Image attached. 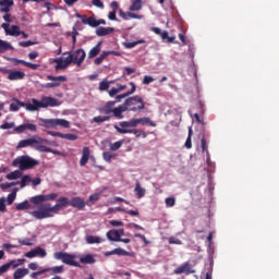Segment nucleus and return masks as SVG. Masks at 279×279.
I'll return each instance as SVG.
<instances>
[{"label": "nucleus", "instance_id": "nucleus-17", "mask_svg": "<svg viewBox=\"0 0 279 279\" xmlns=\"http://www.w3.org/2000/svg\"><path fill=\"white\" fill-rule=\"evenodd\" d=\"M32 145H40V141L35 137L22 140L17 144V149H23L24 147H32Z\"/></svg>", "mask_w": 279, "mask_h": 279}, {"label": "nucleus", "instance_id": "nucleus-21", "mask_svg": "<svg viewBox=\"0 0 279 279\" xmlns=\"http://www.w3.org/2000/svg\"><path fill=\"white\" fill-rule=\"evenodd\" d=\"M8 80H10V82L25 80V72L19 71V70H14V71L11 70L10 75H8Z\"/></svg>", "mask_w": 279, "mask_h": 279}, {"label": "nucleus", "instance_id": "nucleus-32", "mask_svg": "<svg viewBox=\"0 0 279 279\" xmlns=\"http://www.w3.org/2000/svg\"><path fill=\"white\" fill-rule=\"evenodd\" d=\"M86 243H88L89 245H95V243H104V239H101L100 236L88 235L86 238Z\"/></svg>", "mask_w": 279, "mask_h": 279}, {"label": "nucleus", "instance_id": "nucleus-23", "mask_svg": "<svg viewBox=\"0 0 279 279\" xmlns=\"http://www.w3.org/2000/svg\"><path fill=\"white\" fill-rule=\"evenodd\" d=\"M130 86H131L130 92L122 94V95H118L116 97V104H119V101H121V99H125V97H130V95H134V93H136V84H134V82H131Z\"/></svg>", "mask_w": 279, "mask_h": 279}, {"label": "nucleus", "instance_id": "nucleus-41", "mask_svg": "<svg viewBox=\"0 0 279 279\" xmlns=\"http://www.w3.org/2000/svg\"><path fill=\"white\" fill-rule=\"evenodd\" d=\"M19 190H14L12 193H10L9 195H8V198H7V204H8V206H12V204H14V199H16V192H17Z\"/></svg>", "mask_w": 279, "mask_h": 279}, {"label": "nucleus", "instance_id": "nucleus-35", "mask_svg": "<svg viewBox=\"0 0 279 279\" xmlns=\"http://www.w3.org/2000/svg\"><path fill=\"white\" fill-rule=\"evenodd\" d=\"M16 210H29L32 208V205L29 204V201H24L16 205Z\"/></svg>", "mask_w": 279, "mask_h": 279}, {"label": "nucleus", "instance_id": "nucleus-62", "mask_svg": "<svg viewBox=\"0 0 279 279\" xmlns=\"http://www.w3.org/2000/svg\"><path fill=\"white\" fill-rule=\"evenodd\" d=\"M9 269H10V265L8 264L0 266V276H3V274H5Z\"/></svg>", "mask_w": 279, "mask_h": 279}, {"label": "nucleus", "instance_id": "nucleus-48", "mask_svg": "<svg viewBox=\"0 0 279 279\" xmlns=\"http://www.w3.org/2000/svg\"><path fill=\"white\" fill-rule=\"evenodd\" d=\"M85 23H87V25H89V27H99V23L97 22V20L94 16L88 17V20L85 21Z\"/></svg>", "mask_w": 279, "mask_h": 279}, {"label": "nucleus", "instance_id": "nucleus-57", "mask_svg": "<svg viewBox=\"0 0 279 279\" xmlns=\"http://www.w3.org/2000/svg\"><path fill=\"white\" fill-rule=\"evenodd\" d=\"M19 106H21V105L19 104V101L12 102V104L10 105V111H11V112H19Z\"/></svg>", "mask_w": 279, "mask_h": 279}, {"label": "nucleus", "instance_id": "nucleus-10", "mask_svg": "<svg viewBox=\"0 0 279 279\" xmlns=\"http://www.w3.org/2000/svg\"><path fill=\"white\" fill-rule=\"evenodd\" d=\"M47 80L52 83L43 84L41 88H58V87L62 86V82H66V76L47 75Z\"/></svg>", "mask_w": 279, "mask_h": 279}, {"label": "nucleus", "instance_id": "nucleus-40", "mask_svg": "<svg viewBox=\"0 0 279 279\" xmlns=\"http://www.w3.org/2000/svg\"><path fill=\"white\" fill-rule=\"evenodd\" d=\"M107 58H108V53H106V51H102V53L94 60V64L99 66V64H101L104 60Z\"/></svg>", "mask_w": 279, "mask_h": 279}, {"label": "nucleus", "instance_id": "nucleus-51", "mask_svg": "<svg viewBox=\"0 0 279 279\" xmlns=\"http://www.w3.org/2000/svg\"><path fill=\"white\" fill-rule=\"evenodd\" d=\"M102 158L106 162H112V158H114V154L110 153V151H105L102 154Z\"/></svg>", "mask_w": 279, "mask_h": 279}, {"label": "nucleus", "instance_id": "nucleus-3", "mask_svg": "<svg viewBox=\"0 0 279 279\" xmlns=\"http://www.w3.org/2000/svg\"><path fill=\"white\" fill-rule=\"evenodd\" d=\"M13 167H20V171H27V169H34L38 165V160L28 157L21 156L13 160Z\"/></svg>", "mask_w": 279, "mask_h": 279}, {"label": "nucleus", "instance_id": "nucleus-30", "mask_svg": "<svg viewBox=\"0 0 279 279\" xmlns=\"http://www.w3.org/2000/svg\"><path fill=\"white\" fill-rule=\"evenodd\" d=\"M14 49L12 45L5 40L0 39V53H5V51H10Z\"/></svg>", "mask_w": 279, "mask_h": 279}, {"label": "nucleus", "instance_id": "nucleus-55", "mask_svg": "<svg viewBox=\"0 0 279 279\" xmlns=\"http://www.w3.org/2000/svg\"><path fill=\"white\" fill-rule=\"evenodd\" d=\"M168 243L170 245H182V241L173 236L169 238Z\"/></svg>", "mask_w": 279, "mask_h": 279}, {"label": "nucleus", "instance_id": "nucleus-18", "mask_svg": "<svg viewBox=\"0 0 279 279\" xmlns=\"http://www.w3.org/2000/svg\"><path fill=\"white\" fill-rule=\"evenodd\" d=\"M133 123H135V128H138V125H150V128H156V123L147 117L133 119Z\"/></svg>", "mask_w": 279, "mask_h": 279}, {"label": "nucleus", "instance_id": "nucleus-45", "mask_svg": "<svg viewBox=\"0 0 279 279\" xmlns=\"http://www.w3.org/2000/svg\"><path fill=\"white\" fill-rule=\"evenodd\" d=\"M165 204L166 208H173V206H175V197H167Z\"/></svg>", "mask_w": 279, "mask_h": 279}, {"label": "nucleus", "instance_id": "nucleus-11", "mask_svg": "<svg viewBox=\"0 0 279 279\" xmlns=\"http://www.w3.org/2000/svg\"><path fill=\"white\" fill-rule=\"evenodd\" d=\"M1 27L4 29L7 36H21V27L19 25H12L10 27V24L2 23Z\"/></svg>", "mask_w": 279, "mask_h": 279}, {"label": "nucleus", "instance_id": "nucleus-37", "mask_svg": "<svg viewBox=\"0 0 279 279\" xmlns=\"http://www.w3.org/2000/svg\"><path fill=\"white\" fill-rule=\"evenodd\" d=\"M32 183V177L25 174L22 177V180L20 181V186L21 189H25V186H27V184Z\"/></svg>", "mask_w": 279, "mask_h": 279}, {"label": "nucleus", "instance_id": "nucleus-46", "mask_svg": "<svg viewBox=\"0 0 279 279\" xmlns=\"http://www.w3.org/2000/svg\"><path fill=\"white\" fill-rule=\"evenodd\" d=\"M46 271H52L53 274H62L64 271V266H54L47 268Z\"/></svg>", "mask_w": 279, "mask_h": 279}, {"label": "nucleus", "instance_id": "nucleus-19", "mask_svg": "<svg viewBox=\"0 0 279 279\" xmlns=\"http://www.w3.org/2000/svg\"><path fill=\"white\" fill-rule=\"evenodd\" d=\"M40 101L41 108H49V106L56 108V106H58V99L53 97H43Z\"/></svg>", "mask_w": 279, "mask_h": 279}, {"label": "nucleus", "instance_id": "nucleus-6", "mask_svg": "<svg viewBox=\"0 0 279 279\" xmlns=\"http://www.w3.org/2000/svg\"><path fill=\"white\" fill-rule=\"evenodd\" d=\"M56 260H62L64 265H70L71 267H80V263L75 262V255L69 254L66 252H57L53 254Z\"/></svg>", "mask_w": 279, "mask_h": 279}, {"label": "nucleus", "instance_id": "nucleus-56", "mask_svg": "<svg viewBox=\"0 0 279 279\" xmlns=\"http://www.w3.org/2000/svg\"><path fill=\"white\" fill-rule=\"evenodd\" d=\"M14 122H5L0 125V130H12L14 128Z\"/></svg>", "mask_w": 279, "mask_h": 279}, {"label": "nucleus", "instance_id": "nucleus-59", "mask_svg": "<svg viewBox=\"0 0 279 279\" xmlns=\"http://www.w3.org/2000/svg\"><path fill=\"white\" fill-rule=\"evenodd\" d=\"M110 226H112L113 228H119L121 226H123V221L121 220H110Z\"/></svg>", "mask_w": 279, "mask_h": 279}, {"label": "nucleus", "instance_id": "nucleus-58", "mask_svg": "<svg viewBox=\"0 0 279 279\" xmlns=\"http://www.w3.org/2000/svg\"><path fill=\"white\" fill-rule=\"evenodd\" d=\"M32 45H36V41L28 40V41H20L19 43L20 47H32Z\"/></svg>", "mask_w": 279, "mask_h": 279}, {"label": "nucleus", "instance_id": "nucleus-9", "mask_svg": "<svg viewBox=\"0 0 279 279\" xmlns=\"http://www.w3.org/2000/svg\"><path fill=\"white\" fill-rule=\"evenodd\" d=\"M13 101H17L20 105V108H26L28 112H36L38 108H43L41 101L37 100L36 98H33L32 102H23L19 100V98H13Z\"/></svg>", "mask_w": 279, "mask_h": 279}, {"label": "nucleus", "instance_id": "nucleus-25", "mask_svg": "<svg viewBox=\"0 0 279 279\" xmlns=\"http://www.w3.org/2000/svg\"><path fill=\"white\" fill-rule=\"evenodd\" d=\"M99 53H101V41H99L95 47H93L89 50L87 58L89 60H93V58H97V56H99Z\"/></svg>", "mask_w": 279, "mask_h": 279}, {"label": "nucleus", "instance_id": "nucleus-31", "mask_svg": "<svg viewBox=\"0 0 279 279\" xmlns=\"http://www.w3.org/2000/svg\"><path fill=\"white\" fill-rule=\"evenodd\" d=\"M143 9V0H134L130 7V12H138Z\"/></svg>", "mask_w": 279, "mask_h": 279}, {"label": "nucleus", "instance_id": "nucleus-28", "mask_svg": "<svg viewBox=\"0 0 279 279\" xmlns=\"http://www.w3.org/2000/svg\"><path fill=\"white\" fill-rule=\"evenodd\" d=\"M107 239L109 241H114V242L121 241V238L119 236V232L117 231V229H112V230L108 231Z\"/></svg>", "mask_w": 279, "mask_h": 279}, {"label": "nucleus", "instance_id": "nucleus-64", "mask_svg": "<svg viewBox=\"0 0 279 279\" xmlns=\"http://www.w3.org/2000/svg\"><path fill=\"white\" fill-rule=\"evenodd\" d=\"M151 82H154V77L147 75L144 76L143 84L148 85L151 84Z\"/></svg>", "mask_w": 279, "mask_h": 279}, {"label": "nucleus", "instance_id": "nucleus-12", "mask_svg": "<svg viewBox=\"0 0 279 279\" xmlns=\"http://www.w3.org/2000/svg\"><path fill=\"white\" fill-rule=\"evenodd\" d=\"M174 274L177 276H180V274H185V276H189L190 274H195V270L193 269V267H191V264L186 262L183 265L175 268Z\"/></svg>", "mask_w": 279, "mask_h": 279}, {"label": "nucleus", "instance_id": "nucleus-54", "mask_svg": "<svg viewBox=\"0 0 279 279\" xmlns=\"http://www.w3.org/2000/svg\"><path fill=\"white\" fill-rule=\"evenodd\" d=\"M201 143H202V151L203 153L208 151V143L206 142V136L205 135H203V137L201 140Z\"/></svg>", "mask_w": 279, "mask_h": 279}, {"label": "nucleus", "instance_id": "nucleus-7", "mask_svg": "<svg viewBox=\"0 0 279 279\" xmlns=\"http://www.w3.org/2000/svg\"><path fill=\"white\" fill-rule=\"evenodd\" d=\"M119 125H114V130L119 134H132L133 129L136 128L133 119H131L130 121H122L119 123Z\"/></svg>", "mask_w": 279, "mask_h": 279}, {"label": "nucleus", "instance_id": "nucleus-52", "mask_svg": "<svg viewBox=\"0 0 279 279\" xmlns=\"http://www.w3.org/2000/svg\"><path fill=\"white\" fill-rule=\"evenodd\" d=\"M123 145V141H118L110 145L111 151H117L118 149H121V146Z\"/></svg>", "mask_w": 279, "mask_h": 279}, {"label": "nucleus", "instance_id": "nucleus-61", "mask_svg": "<svg viewBox=\"0 0 279 279\" xmlns=\"http://www.w3.org/2000/svg\"><path fill=\"white\" fill-rule=\"evenodd\" d=\"M93 5H95V8H100V10H104V2H101V0H92Z\"/></svg>", "mask_w": 279, "mask_h": 279}, {"label": "nucleus", "instance_id": "nucleus-42", "mask_svg": "<svg viewBox=\"0 0 279 279\" xmlns=\"http://www.w3.org/2000/svg\"><path fill=\"white\" fill-rule=\"evenodd\" d=\"M110 84H113V81L108 82V81H102L99 83V90L104 93V90H108L110 88Z\"/></svg>", "mask_w": 279, "mask_h": 279}, {"label": "nucleus", "instance_id": "nucleus-16", "mask_svg": "<svg viewBox=\"0 0 279 279\" xmlns=\"http://www.w3.org/2000/svg\"><path fill=\"white\" fill-rule=\"evenodd\" d=\"M72 59L66 57L64 60L62 58L54 59L56 62V71H60L70 66Z\"/></svg>", "mask_w": 279, "mask_h": 279}, {"label": "nucleus", "instance_id": "nucleus-27", "mask_svg": "<svg viewBox=\"0 0 279 279\" xmlns=\"http://www.w3.org/2000/svg\"><path fill=\"white\" fill-rule=\"evenodd\" d=\"M134 191H135L136 197L138 199L145 197V193H147L146 190L141 186V182H138V181H136V183H135Z\"/></svg>", "mask_w": 279, "mask_h": 279}, {"label": "nucleus", "instance_id": "nucleus-14", "mask_svg": "<svg viewBox=\"0 0 279 279\" xmlns=\"http://www.w3.org/2000/svg\"><path fill=\"white\" fill-rule=\"evenodd\" d=\"M26 130H28V132H37L38 128L36 126V124L32 123H24L22 125L14 128V132L16 134H23V132H26Z\"/></svg>", "mask_w": 279, "mask_h": 279}, {"label": "nucleus", "instance_id": "nucleus-47", "mask_svg": "<svg viewBox=\"0 0 279 279\" xmlns=\"http://www.w3.org/2000/svg\"><path fill=\"white\" fill-rule=\"evenodd\" d=\"M132 134H134L136 138H140V136H142V138H147V133L145 131L133 129Z\"/></svg>", "mask_w": 279, "mask_h": 279}, {"label": "nucleus", "instance_id": "nucleus-20", "mask_svg": "<svg viewBox=\"0 0 279 279\" xmlns=\"http://www.w3.org/2000/svg\"><path fill=\"white\" fill-rule=\"evenodd\" d=\"M35 149L40 153L54 154V156H62V153L60 150H56L45 145H36Z\"/></svg>", "mask_w": 279, "mask_h": 279}, {"label": "nucleus", "instance_id": "nucleus-34", "mask_svg": "<svg viewBox=\"0 0 279 279\" xmlns=\"http://www.w3.org/2000/svg\"><path fill=\"white\" fill-rule=\"evenodd\" d=\"M192 136H193V128L190 126L189 128V135H187V138L185 141L186 149H192V147H193V142L191 141Z\"/></svg>", "mask_w": 279, "mask_h": 279}, {"label": "nucleus", "instance_id": "nucleus-49", "mask_svg": "<svg viewBox=\"0 0 279 279\" xmlns=\"http://www.w3.org/2000/svg\"><path fill=\"white\" fill-rule=\"evenodd\" d=\"M61 138H65L66 141H77V135L73 133H61Z\"/></svg>", "mask_w": 279, "mask_h": 279}, {"label": "nucleus", "instance_id": "nucleus-29", "mask_svg": "<svg viewBox=\"0 0 279 279\" xmlns=\"http://www.w3.org/2000/svg\"><path fill=\"white\" fill-rule=\"evenodd\" d=\"M112 32H114L113 27H98L96 34L98 36H108L109 34H112Z\"/></svg>", "mask_w": 279, "mask_h": 279}, {"label": "nucleus", "instance_id": "nucleus-53", "mask_svg": "<svg viewBox=\"0 0 279 279\" xmlns=\"http://www.w3.org/2000/svg\"><path fill=\"white\" fill-rule=\"evenodd\" d=\"M14 0H0V7L12 8Z\"/></svg>", "mask_w": 279, "mask_h": 279}, {"label": "nucleus", "instance_id": "nucleus-4", "mask_svg": "<svg viewBox=\"0 0 279 279\" xmlns=\"http://www.w3.org/2000/svg\"><path fill=\"white\" fill-rule=\"evenodd\" d=\"M117 101H107L106 105L100 109V112L104 114H113L116 119H123V112H125V107L120 105L119 107L114 108Z\"/></svg>", "mask_w": 279, "mask_h": 279}, {"label": "nucleus", "instance_id": "nucleus-22", "mask_svg": "<svg viewBox=\"0 0 279 279\" xmlns=\"http://www.w3.org/2000/svg\"><path fill=\"white\" fill-rule=\"evenodd\" d=\"M90 158V148H88V146L83 147V153H82V157L80 160V166L81 167H86V165L88 163V159Z\"/></svg>", "mask_w": 279, "mask_h": 279}, {"label": "nucleus", "instance_id": "nucleus-60", "mask_svg": "<svg viewBox=\"0 0 279 279\" xmlns=\"http://www.w3.org/2000/svg\"><path fill=\"white\" fill-rule=\"evenodd\" d=\"M24 256L26 258H36V251H35V248H33V250L28 251L27 253H25Z\"/></svg>", "mask_w": 279, "mask_h": 279}, {"label": "nucleus", "instance_id": "nucleus-39", "mask_svg": "<svg viewBox=\"0 0 279 279\" xmlns=\"http://www.w3.org/2000/svg\"><path fill=\"white\" fill-rule=\"evenodd\" d=\"M93 121L94 123H106V121H110V116H97Z\"/></svg>", "mask_w": 279, "mask_h": 279}, {"label": "nucleus", "instance_id": "nucleus-50", "mask_svg": "<svg viewBox=\"0 0 279 279\" xmlns=\"http://www.w3.org/2000/svg\"><path fill=\"white\" fill-rule=\"evenodd\" d=\"M118 210L120 213H126V215H131V217H138V210H128V209H123L121 207L118 208Z\"/></svg>", "mask_w": 279, "mask_h": 279}, {"label": "nucleus", "instance_id": "nucleus-43", "mask_svg": "<svg viewBox=\"0 0 279 279\" xmlns=\"http://www.w3.org/2000/svg\"><path fill=\"white\" fill-rule=\"evenodd\" d=\"M34 250H35V256H39L40 258H45V256H47V251H45V248L37 246Z\"/></svg>", "mask_w": 279, "mask_h": 279}, {"label": "nucleus", "instance_id": "nucleus-8", "mask_svg": "<svg viewBox=\"0 0 279 279\" xmlns=\"http://www.w3.org/2000/svg\"><path fill=\"white\" fill-rule=\"evenodd\" d=\"M68 58H71V64H76L77 66H82V62L86 59V51L80 48L74 50L73 52H69Z\"/></svg>", "mask_w": 279, "mask_h": 279}, {"label": "nucleus", "instance_id": "nucleus-38", "mask_svg": "<svg viewBox=\"0 0 279 279\" xmlns=\"http://www.w3.org/2000/svg\"><path fill=\"white\" fill-rule=\"evenodd\" d=\"M143 43H145V40L140 39L137 41H126L124 43V47L125 49H134V47H136V45H143Z\"/></svg>", "mask_w": 279, "mask_h": 279}, {"label": "nucleus", "instance_id": "nucleus-44", "mask_svg": "<svg viewBox=\"0 0 279 279\" xmlns=\"http://www.w3.org/2000/svg\"><path fill=\"white\" fill-rule=\"evenodd\" d=\"M160 36L163 40H167V43H175V37H169V32L167 31L161 32Z\"/></svg>", "mask_w": 279, "mask_h": 279}, {"label": "nucleus", "instance_id": "nucleus-63", "mask_svg": "<svg viewBox=\"0 0 279 279\" xmlns=\"http://www.w3.org/2000/svg\"><path fill=\"white\" fill-rule=\"evenodd\" d=\"M19 243L21 245H27V246H32L33 245L32 240H29V239L19 240Z\"/></svg>", "mask_w": 279, "mask_h": 279}, {"label": "nucleus", "instance_id": "nucleus-5", "mask_svg": "<svg viewBox=\"0 0 279 279\" xmlns=\"http://www.w3.org/2000/svg\"><path fill=\"white\" fill-rule=\"evenodd\" d=\"M40 121V125L43 128H58V125H60L61 128H71V122H69L68 120L64 119H39Z\"/></svg>", "mask_w": 279, "mask_h": 279}, {"label": "nucleus", "instance_id": "nucleus-36", "mask_svg": "<svg viewBox=\"0 0 279 279\" xmlns=\"http://www.w3.org/2000/svg\"><path fill=\"white\" fill-rule=\"evenodd\" d=\"M117 256H134V253L128 252L121 247L114 248V252Z\"/></svg>", "mask_w": 279, "mask_h": 279}, {"label": "nucleus", "instance_id": "nucleus-15", "mask_svg": "<svg viewBox=\"0 0 279 279\" xmlns=\"http://www.w3.org/2000/svg\"><path fill=\"white\" fill-rule=\"evenodd\" d=\"M11 62H14L15 66H19V64H23L24 66L32 69V71H36L37 69H40V64H38V63H32V62H27L25 60L16 59V58H12Z\"/></svg>", "mask_w": 279, "mask_h": 279}, {"label": "nucleus", "instance_id": "nucleus-13", "mask_svg": "<svg viewBox=\"0 0 279 279\" xmlns=\"http://www.w3.org/2000/svg\"><path fill=\"white\" fill-rule=\"evenodd\" d=\"M70 206H72V208H76L77 210H84V208H86V201L80 196H75L70 199Z\"/></svg>", "mask_w": 279, "mask_h": 279}, {"label": "nucleus", "instance_id": "nucleus-24", "mask_svg": "<svg viewBox=\"0 0 279 279\" xmlns=\"http://www.w3.org/2000/svg\"><path fill=\"white\" fill-rule=\"evenodd\" d=\"M80 263H82V265H95V263H97V259H95V256H93V254H86L80 257Z\"/></svg>", "mask_w": 279, "mask_h": 279}, {"label": "nucleus", "instance_id": "nucleus-2", "mask_svg": "<svg viewBox=\"0 0 279 279\" xmlns=\"http://www.w3.org/2000/svg\"><path fill=\"white\" fill-rule=\"evenodd\" d=\"M122 108H125V112L128 110L130 112H138V110L145 109V102L143 101V98L140 96L128 98L124 101V105H122Z\"/></svg>", "mask_w": 279, "mask_h": 279}, {"label": "nucleus", "instance_id": "nucleus-33", "mask_svg": "<svg viewBox=\"0 0 279 279\" xmlns=\"http://www.w3.org/2000/svg\"><path fill=\"white\" fill-rule=\"evenodd\" d=\"M23 175V172L21 170L12 171L11 173L7 174V180H19Z\"/></svg>", "mask_w": 279, "mask_h": 279}, {"label": "nucleus", "instance_id": "nucleus-26", "mask_svg": "<svg viewBox=\"0 0 279 279\" xmlns=\"http://www.w3.org/2000/svg\"><path fill=\"white\" fill-rule=\"evenodd\" d=\"M27 274H29V269H27V268H17L13 274V278L14 279H22V278H25V276H27Z\"/></svg>", "mask_w": 279, "mask_h": 279}, {"label": "nucleus", "instance_id": "nucleus-1", "mask_svg": "<svg viewBox=\"0 0 279 279\" xmlns=\"http://www.w3.org/2000/svg\"><path fill=\"white\" fill-rule=\"evenodd\" d=\"M57 203L51 206L50 203L43 202H54ZM31 203L35 206H39V210L31 211L32 217L35 219H50L51 217H56L59 215L62 208H66L70 206V199L66 196H61L58 198V193H50V194H39L36 196L31 197Z\"/></svg>", "mask_w": 279, "mask_h": 279}]
</instances>
